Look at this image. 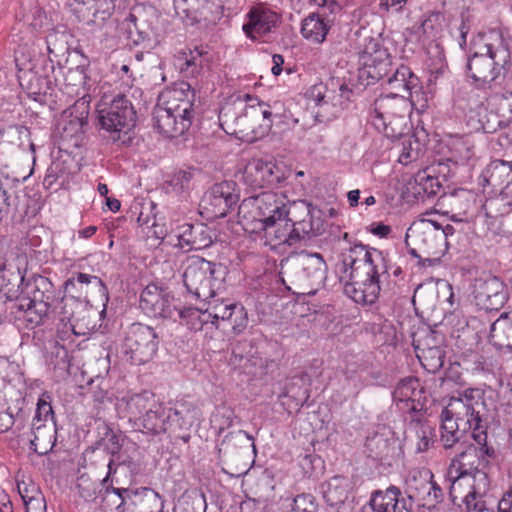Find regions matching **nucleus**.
I'll list each match as a JSON object with an SVG mask.
<instances>
[{"mask_svg":"<svg viewBox=\"0 0 512 512\" xmlns=\"http://www.w3.org/2000/svg\"><path fill=\"white\" fill-rule=\"evenodd\" d=\"M246 17L247 21L242 28L245 35L252 40H258L272 32L280 21L276 12L261 6L251 8Z\"/></svg>","mask_w":512,"mask_h":512,"instance_id":"21","label":"nucleus"},{"mask_svg":"<svg viewBox=\"0 0 512 512\" xmlns=\"http://www.w3.org/2000/svg\"><path fill=\"white\" fill-rule=\"evenodd\" d=\"M159 342V335L153 327L136 322L125 332L123 349L134 364L141 365L154 357Z\"/></svg>","mask_w":512,"mask_h":512,"instance_id":"14","label":"nucleus"},{"mask_svg":"<svg viewBox=\"0 0 512 512\" xmlns=\"http://www.w3.org/2000/svg\"><path fill=\"white\" fill-rule=\"evenodd\" d=\"M407 110L408 102L404 95H381L374 102L370 121L386 137L396 138L403 134Z\"/></svg>","mask_w":512,"mask_h":512,"instance_id":"11","label":"nucleus"},{"mask_svg":"<svg viewBox=\"0 0 512 512\" xmlns=\"http://www.w3.org/2000/svg\"><path fill=\"white\" fill-rule=\"evenodd\" d=\"M405 244L408 247V253L421 259L420 251L429 256L439 259L444 254V237L436 227V221L431 219H422L413 223L407 230Z\"/></svg>","mask_w":512,"mask_h":512,"instance_id":"13","label":"nucleus"},{"mask_svg":"<svg viewBox=\"0 0 512 512\" xmlns=\"http://www.w3.org/2000/svg\"><path fill=\"white\" fill-rule=\"evenodd\" d=\"M323 497L326 503L338 512H345L350 498V483L348 479L335 476L322 485Z\"/></svg>","mask_w":512,"mask_h":512,"instance_id":"32","label":"nucleus"},{"mask_svg":"<svg viewBox=\"0 0 512 512\" xmlns=\"http://www.w3.org/2000/svg\"><path fill=\"white\" fill-rule=\"evenodd\" d=\"M276 165L263 159L250 160L243 171V180L252 188H262L279 182L275 174Z\"/></svg>","mask_w":512,"mask_h":512,"instance_id":"24","label":"nucleus"},{"mask_svg":"<svg viewBox=\"0 0 512 512\" xmlns=\"http://www.w3.org/2000/svg\"><path fill=\"white\" fill-rule=\"evenodd\" d=\"M326 272L327 264L321 254L302 251L287 260L283 273L301 289L298 293L311 295L324 283Z\"/></svg>","mask_w":512,"mask_h":512,"instance_id":"10","label":"nucleus"},{"mask_svg":"<svg viewBox=\"0 0 512 512\" xmlns=\"http://www.w3.org/2000/svg\"><path fill=\"white\" fill-rule=\"evenodd\" d=\"M156 402L154 393L144 390L140 393L123 396L118 405L121 410L126 412V417L133 426L137 422V418H141Z\"/></svg>","mask_w":512,"mask_h":512,"instance_id":"29","label":"nucleus"},{"mask_svg":"<svg viewBox=\"0 0 512 512\" xmlns=\"http://www.w3.org/2000/svg\"><path fill=\"white\" fill-rule=\"evenodd\" d=\"M364 64L367 67V73L370 78L376 81L388 77L390 61L386 50L379 48V43L371 41L370 45L364 50Z\"/></svg>","mask_w":512,"mask_h":512,"instance_id":"33","label":"nucleus"},{"mask_svg":"<svg viewBox=\"0 0 512 512\" xmlns=\"http://www.w3.org/2000/svg\"><path fill=\"white\" fill-rule=\"evenodd\" d=\"M345 272L350 269V281L344 285L345 294L358 304H374L380 293H394L390 283L386 257L382 251L363 244H355L344 255Z\"/></svg>","mask_w":512,"mask_h":512,"instance_id":"2","label":"nucleus"},{"mask_svg":"<svg viewBox=\"0 0 512 512\" xmlns=\"http://www.w3.org/2000/svg\"><path fill=\"white\" fill-rule=\"evenodd\" d=\"M24 304V300L16 297V300L10 303L8 309L11 310L12 314L19 313L15 317L23 319L27 323V327L37 328L34 332V340L42 341L45 334H47L48 339L52 338L54 334L53 328L50 326L53 324L52 316L54 313L49 310L50 308L41 301L28 306H24Z\"/></svg>","mask_w":512,"mask_h":512,"instance_id":"15","label":"nucleus"},{"mask_svg":"<svg viewBox=\"0 0 512 512\" xmlns=\"http://www.w3.org/2000/svg\"><path fill=\"white\" fill-rule=\"evenodd\" d=\"M485 444L493 454H485L483 444H470L451 461L448 473L452 479V486L457 480H477L480 477L490 478L492 461L497 459V450L488 440V429H485Z\"/></svg>","mask_w":512,"mask_h":512,"instance_id":"9","label":"nucleus"},{"mask_svg":"<svg viewBox=\"0 0 512 512\" xmlns=\"http://www.w3.org/2000/svg\"><path fill=\"white\" fill-rule=\"evenodd\" d=\"M64 114L69 120L65 121L62 137H78L84 132V126L88 124L89 100L85 95L81 96Z\"/></svg>","mask_w":512,"mask_h":512,"instance_id":"27","label":"nucleus"},{"mask_svg":"<svg viewBox=\"0 0 512 512\" xmlns=\"http://www.w3.org/2000/svg\"><path fill=\"white\" fill-rule=\"evenodd\" d=\"M288 512H316L317 503L311 494H300L293 498L289 504Z\"/></svg>","mask_w":512,"mask_h":512,"instance_id":"58","label":"nucleus"},{"mask_svg":"<svg viewBox=\"0 0 512 512\" xmlns=\"http://www.w3.org/2000/svg\"><path fill=\"white\" fill-rule=\"evenodd\" d=\"M412 189L416 197L424 200L425 197H434L443 190L442 180H439L429 170L424 169L416 174Z\"/></svg>","mask_w":512,"mask_h":512,"instance_id":"39","label":"nucleus"},{"mask_svg":"<svg viewBox=\"0 0 512 512\" xmlns=\"http://www.w3.org/2000/svg\"><path fill=\"white\" fill-rule=\"evenodd\" d=\"M392 398L399 410L409 414V418L423 415L426 410V391L416 377L401 379L392 392Z\"/></svg>","mask_w":512,"mask_h":512,"instance_id":"17","label":"nucleus"},{"mask_svg":"<svg viewBox=\"0 0 512 512\" xmlns=\"http://www.w3.org/2000/svg\"><path fill=\"white\" fill-rule=\"evenodd\" d=\"M48 287H52L51 282L45 278H40V280L35 283L33 297H19V299L24 300V306L36 304V302H40L41 300V303H45L48 308H50V300L53 298V291L49 290Z\"/></svg>","mask_w":512,"mask_h":512,"instance_id":"53","label":"nucleus"},{"mask_svg":"<svg viewBox=\"0 0 512 512\" xmlns=\"http://www.w3.org/2000/svg\"><path fill=\"white\" fill-rule=\"evenodd\" d=\"M97 120L104 138L125 145L131 140L130 132L136 125L137 114L131 100L124 94H117L110 100H101Z\"/></svg>","mask_w":512,"mask_h":512,"instance_id":"5","label":"nucleus"},{"mask_svg":"<svg viewBox=\"0 0 512 512\" xmlns=\"http://www.w3.org/2000/svg\"><path fill=\"white\" fill-rule=\"evenodd\" d=\"M305 208L308 218L295 221V223L298 225V229H300L302 237L309 240L324 232V220L316 215V213L320 214L321 211L313 207L310 203H306Z\"/></svg>","mask_w":512,"mask_h":512,"instance_id":"43","label":"nucleus"},{"mask_svg":"<svg viewBox=\"0 0 512 512\" xmlns=\"http://www.w3.org/2000/svg\"><path fill=\"white\" fill-rule=\"evenodd\" d=\"M139 488H122L121 489V510L123 512H136V503L138 497Z\"/></svg>","mask_w":512,"mask_h":512,"instance_id":"64","label":"nucleus"},{"mask_svg":"<svg viewBox=\"0 0 512 512\" xmlns=\"http://www.w3.org/2000/svg\"><path fill=\"white\" fill-rule=\"evenodd\" d=\"M473 296L476 305L485 311L500 310L508 299L504 282L496 276L476 279Z\"/></svg>","mask_w":512,"mask_h":512,"instance_id":"19","label":"nucleus"},{"mask_svg":"<svg viewBox=\"0 0 512 512\" xmlns=\"http://www.w3.org/2000/svg\"><path fill=\"white\" fill-rule=\"evenodd\" d=\"M77 488L79 496L87 502L94 501L98 494V485L89 477L81 475L78 478Z\"/></svg>","mask_w":512,"mask_h":512,"instance_id":"60","label":"nucleus"},{"mask_svg":"<svg viewBox=\"0 0 512 512\" xmlns=\"http://www.w3.org/2000/svg\"><path fill=\"white\" fill-rule=\"evenodd\" d=\"M127 33V37L133 45H140L149 40V34L139 28L137 17L133 14H130L127 19Z\"/></svg>","mask_w":512,"mask_h":512,"instance_id":"61","label":"nucleus"},{"mask_svg":"<svg viewBox=\"0 0 512 512\" xmlns=\"http://www.w3.org/2000/svg\"><path fill=\"white\" fill-rule=\"evenodd\" d=\"M450 161L454 166L474 167L477 162L475 140L472 135H455L448 142Z\"/></svg>","mask_w":512,"mask_h":512,"instance_id":"28","label":"nucleus"},{"mask_svg":"<svg viewBox=\"0 0 512 512\" xmlns=\"http://www.w3.org/2000/svg\"><path fill=\"white\" fill-rule=\"evenodd\" d=\"M89 77L86 73V67L79 65L75 68L69 69L65 76V89L68 94H75L79 98L83 95L86 96L85 86Z\"/></svg>","mask_w":512,"mask_h":512,"instance_id":"47","label":"nucleus"},{"mask_svg":"<svg viewBox=\"0 0 512 512\" xmlns=\"http://www.w3.org/2000/svg\"><path fill=\"white\" fill-rule=\"evenodd\" d=\"M486 53L475 52L467 62V73L477 88H492L501 69L510 64L508 43L501 34H495L492 42L485 44Z\"/></svg>","mask_w":512,"mask_h":512,"instance_id":"6","label":"nucleus"},{"mask_svg":"<svg viewBox=\"0 0 512 512\" xmlns=\"http://www.w3.org/2000/svg\"><path fill=\"white\" fill-rule=\"evenodd\" d=\"M327 92V86L323 83H318L310 87L306 93L307 99L311 102H314V105L319 108L316 112V117H327V112L330 107Z\"/></svg>","mask_w":512,"mask_h":512,"instance_id":"52","label":"nucleus"},{"mask_svg":"<svg viewBox=\"0 0 512 512\" xmlns=\"http://www.w3.org/2000/svg\"><path fill=\"white\" fill-rule=\"evenodd\" d=\"M139 306L147 316L163 319H172L178 310L174 297L155 284H149L142 290Z\"/></svg>","mask_w":512,"mask_h":512,"instance_id":"20","label":"nucleus"},{"mask_svg":"<svg viewBox=\"0 0 512 512\" xmlns=\"http://www.w3.org/2000/svg\"><path fill=\"white\" fill-rule=\"evenodd\" d=\"M483 209L487 217L493 219L506 217L505 221L509 223L512 214V200L505 196L491 198L486 200Z\"/></svg>","mask_w":512,"mask_h":512,"instance_id":"49","label":"nucleus"},{"mask_svg":"<svg viewBox=\"0 0 512 512\" xmlns=\"http://www.w3.org/2000/svg\"><path fill=\"white\" fill-rule=\"evenodd\" d=\"M440 417V441L445 449L454 447L469 432L475 444L485 446V454H493L485 444V429L489 428L485 390L467 388L458 397H451Z\"/></svg>","mask_w":512,"mask_h":512,"instance_id":"1","label":"nucleus"},{"mask_svg":"<svg viewBox=\"0 0 512 512\" xmlns=\"http://www.w3.org/2000/svg\"><path fill=\"white\" fill-rule=\"evenodd\" d=\"M66 294L64 296L77 297L83 301L85 307L88 304L87 296L90 288L99 292L101 296H108V288L99 277L82 272L73 274L64 284Z\"/></svg>","mask_w":512,"mask_h":512,"instance_id":"23","label":"nucleus"},{"mask_svg":"<svg viewBox=\"0 0 512 512\" xmlns=\"http://www.w3.org/2000/svg\"><path fill=\"white\" fill-rule=\"evenodd\" d=\"M164 499L149 487H140L136 503V512H163Z\"/></svg>","mask_w":512,"mask_h":512,"instance_id":"46","label":"nucleus"},{"mask_svg":"<svg viewBox=\"0 0 512 512\" xmlns=\"http://www.w3.org/2000/svg\"><path fill=\"white\" fill-rule=\"evenodd\" d=\"M491 479L480 477L470 483V490L465 495L463 503L468 512H484L487 510L486 496L490 490Z\"/></svg>","mask_w":512,"mask_h":512,"instance_id":"35","label":"nucleus"},{"mask_svg":"<svg viewBox=\"0 0 512 512\" xmlns=\"http://www.w3.org/2000/svg\"><path fill=\"white\" fill-rule=\"evenodd\" d=\"M253 437L246 431L238 430L234 432L228 433L222 441V446L224 447V454L228 457H233L235 455V452L233 449L238 445L239 446V456L240 458L245 457L248 458L249 449L252 448L253 452L256 451L255 444L253 442ZM249 470V465L247 460L243 462V465L239 471L232 475L241 476Z\"/></svg>","mask_w":512,"mask_h":512,"instance_id":"30","label":"nucleus"},{"mask_svg":"<svg viewBox=\"0 0 512 512\" xmlns=\"http://www.w3.org/2000/svg\"><path fill=\"white\" fill-rule=\"evenodd\" d=\"M209 62L208 51L206 47L195 46L190 50V57L186 59L187 67H192V73H198L205 63Z\"/></svg>","mask_w":512,"mask_h":512,"instance_id":"59","label":"nucleus"},{"mask_svg":"<svg viewBox=\"0 0 512 512\" xmlns=\"http://www.w3.org/2000/svg\"><path fill=\"white\" fill-rule=\"evenodd\" d=\"M239 201L234 181L215 183L203 195L201 208L209 218H223Z\"/></svg>","mask_w":512,"mask_h":512,"instance_id":"16","label":"nucleus"},{"mask_svg":"<svg viewBox=\"0 0 512 512\" xmlns=\"http://www.w3.org/2000/svg\"><path fill=\"white\" fill-rule=\"evenodd\" d=\"M233 420L234 411L228 407L218 408L212 417V422L217 425L220 432L231 427Z\"/></svg>","mask_w":512,"mask_h":512,"instance_id":"63","label":"nucleus"},{"mask_svg":"<svg viewBox=\"0 0 512 512\" xmlns=\"http://www.w3.org/2000/svg\"><path fill=\"white\" fill-rule=\"evenodd\" d=\"M1 143L11 148L26 151L28 148L35 153V145L31 141V132L24 125H10L0 132Z\"/></svg>","mask_w":512,"mask_h":512,"instance_id":"36","label":"nucleus"},{"mask_svg":"<svg viewBox=\"0 0 512 512\" xmlns=\"http://www.w3.org/2000/svg\"><path fill=\"white\" fill-rule=\"evenodd\" d=\"M331 14L324 15L322 11L310 14L303 20L301 33L302 36L314 43H322L329 31L331 24L334 22V17L330 18Z\"/></svg>","mask_w":512,"mask_h":512,"instance_id":"34","label":"nucleus"},{"mask_svg":"<svg viewBox=\"0 0 512 512\" xmlns=\"http://www.w3.org/2000/svg\"><path fill=\"white\" fill-rule=\"evenodd\" d=\"M113 459L110 458L108 462V473L104 479L101 480V485L104 488L102 493V507L105 512H123L121 510V489L112 485H108L110 474L112 473Z\"/></svg>","mask_w":512,"mask_h":512,"instance_id":"45","label":"nucleus"},{"mask_svg":"<svg viewBox=\"0 0 512 512\" xmlns=\"http://www.w3.org/2000/svg\"><path fill=\"white\" fill-rule=\"evenodd\" d=\"M489 342L498 350H512V321L508 317L499 318L491 325Z\"/></svg>","mask_w":512,"mask_h":512,"instance_id":"40","label":"nucleus"},{"mask_svg":"<svg viewBox=\"0 0 512 512\" xmlns=\"http://www.w3.org/2000/svg\"><path fill=\"white\" fill-rule=\"evenodd\" d=\"M32 422H35L36 424L37 422H43L48 425L50 423H55L54 412L50 402H47L42 398L38 400L37 408Z\"/></svg>","mask_w":512,"mask_h":512,"instance_id":"62","label":"nucleus"},{"mask_svg":"<svg viewBox=\"0 0 512 512\" xmlns=\"http://www.w3.org/2000/svg\"><path fill=\"white\" fill-rule=\"evenodd\" d=\"M416 354L423 368L429 373H436L443 367L445 351L439 346H417Z\"/></svg>","mask_w":512,"mask_h":512,"instance_id":"44","label":"nucleus"},{"mask_svg":"<svg viewBox=\"0 0 512 512\" xmlns=\"http://www.w3.org/2000/svg\"><path fill=\"white\" fill-rule=\"evenodd\" d=\"M310 397L309 383L305 375L293 378L286 384L284 391L279 396L282 405L289 414L297 413Z\"/></svg>","mask_w":512,"mask_h":512,"instance_id":"26","label":"nucleus"},{"mask_svg":"<svg viewBox=\"0 0 512 512\" xmlns=\"http://www.w3.org/2000/svg\"><path fill=\"white\" fill-rule=\"evenodd\" d=\"M32 433L34 437L30 440L31 449L39 455L46 454L56 441V423H43V426H39L32 422Z\"/></svg>","mask_w":512,"mask_h":512,"instance_id":"38","label":"nucleus"},{"mask_svg":"<svg viewBox=\"0 0 512 512\" xmlns=\"http://www.w3.org/2000/svg\"><path fill=\"white\" fill-rule=\"evenodd\" d=\"M261 107L265 120L270 122V128L275 121L284 123L288 119L284 104L280 101H275L272 104L261 101Z\"/></svg>","mask_w":512,"mask_h":512,"instance_id":"54","label":"nucleus"},{"mask_svg":"<svg viewBox=\"0 0 512 512\" xmlns=\"http://www.w3.org/2000/svg\"><path fill=\"white\" fill-rule=\"evenodd\" d=\"M196 174L197 169L193 167L175 170L166 181L167 191L186 198L193 189V180Z\"/></svg>","mask_w":512,"mask_h":512,"instance_id":"37","label":"nucleus"},{"mask_svg":"<svg viewBox=\"0 0 512 512\" xmlns=\"http://www.w3.org/2000/svg\"><path fill=\"white\" fill-rule=\"evenodd\" d=\"M288 200L283 194L265 191L244 199L239 206V215L243 221L254 224L252 231H268L278 221L289 215Z\"/></svg>","mask_w":512,"mask_h":512,"instance_id":"7","label":"nucleus"},{"mask_svg":"<svg viewBox=\"0 0 512 512\" xmlns=\"http://www.w3.org/2000/svg\"><path fill=\"white\" fill-rule=\"evenodd\" d=\"M213 235L212 229L205 224L185 223L181 226L178 245L188 250L205 249L213 243Z\"/></svg>","mask_w":512,"mask_h":512,"instance_id":"25","label":"nucleus"},{"mask_svg":"<svg viewBox=\"0 0 512 512\" xmlns=\"http://www.w3.org/2000/svg\"><path fill=\"white\" fill-rule=\"evenodd\" d=\"M386 82L392 89L391 93L400 95L401 92L410 93L418 85V78L408 66L401 65L387 77Z\"/></svg>","mask_w":512,"mask_h":512,"instance_id":"42","label":"nucleus"},{"mask_svg":"<svg viewBox=\"0 0 512 512\" xmlns=\"http://www.w3.org/2000/svg\"><path fill=\"white\" fill-rule=\"evenodd\" d=\"M397 441L381 434L368 437L365 442V451L368 457L384 465H391V461L398 456Z\"/></svg>","mask_w":512,"mask_h":512,"instance_id":"31","label":"nucleus"},{"mask_svg":"<svg viewBox=\"0 0 512 512\" xmlns=\"http://www.w3.org/2000/svg\"><path fill=\"white\" fill-rule=\"evenodd\" d=\"M457 166L453 165V162L450 161V156L446 159H439L434 161L429 167L426 169L429 170L433 175H436L439 180L446 181L451 176L455 174V169Z\"/></svg>","mask_w":512,"mask_h":512,"instance_id":"57","label":"nucleus"},{"mask_svg":"<svg viewBox=\"0 0 512 512\" xmlns=\"http://www.w3.org/2000/svg\"><path fill=\"white\" fill-rule=\"evenodd\" d=\"M60 315L52 316L53 337L48 339L47 334L44 335L42 342H57L55 338L60 340L68 339L72 334H78L75 331V322L81 320V313L85 311V304L77 297L64 296L61 300Z\"/></svg>","mask_w":512,"mask_h":512,"instance_id":"18","label":"nucleus"},{"mask_svg":"<svg viewBox=\"0 0 512 512\" xmlns=\"http://www.w3.org/2000/svg\"><path fill=\"white\" fill-rule=\"evenodd\" d=\"M226 266L204 258H193L183 273V283L187 291L197 299L206 301L215 297L224 288Z\"/></svg>","mask_w":512,"mask_h":512,"instance_id":"8","label":"nucleus"},{"mask_svg":"<svg viewBox=\"0 0 512 512\" xmlns=\"http://www.w3.org/2000/svg\"><path fill=\"white\" fill-rule=\"evenodd\" d=\"M407 421V429L414 432L417 439V451L425 452L429 449L433 443L434 430L428 424L427 421L423 420V415L412 416L411 418H405Z\"/></svg>","mask_w":512,"mask_h":512,"instance_id":"41","label":"nucleus"},{"mask_svg":"<svg viewBox=\"0 0 512 512\" xmlns=\"http://www.w3.org/2000/svg\"><path fill=\"white\" fill-rule=\"evenodd\" d=\"M183 90L173 92V99L166 107H156L154 126L159 133L174 138L183 135L191 126L194 117L193 103L190 99H182Z\"/></svg>","mask_w":512,"mask_h":512,"instance_id":"12","label":"nucleus"},{"mask_svg":"<svg viewBox=\"0 0 512 512\" xmlns=\"http://www.w3.org/2000/svg\"><path fill=\"white\" fill-rule=\"evenodd\" d=\"M98 430L99 439L95 442L97 448H103L112 456L117 454L121 449L119 435L104 422L99 424Z\"/></svg>","mask_w":512,"mask_h":512,"instance_id":"51","label":"nucleus"},{"mask_svg":"<svg viewBox=\"0 0 512 512\" xmlns=\"http://www.w3.org/2000/svg\"><path fill=\"white\" fill-rule=\"evenodd\" d=\"M227 321L231 323L235 335L241 334L247 328L249 322L245 307L236 303L232 308V316Z\"/></svg>","mask_w":512,"mask_h":512,"instance_id":"56","label":"nucleus"},{"mask_svg":"<svg viewBox=\"0 0 512 512\" xmlns=\"http://www.w3.org/2000/svg\"><path fill=\"white\" fill-rule=\"evenodd\" d=\"M246 104H227L221 108L219 120L228 134L254 140L267 135L270 122L265 120L261 101L257 97L246 95Z\"/></svg>","mask_w":512,"mask_h":512,"instance_id":"4","label":"nucleus"},{"mask_svg":"<svg viewBox=\"0 0 512 512\" xmlns=\"http://www.w3.org/2000/svg\"><path fill=\"white\" fill-rule=\"evenodd\" d=\"M408 484L411 489L417 491V496L421 492L425 493L422 497L423 506L429 510L435 509L444 500V492L434 481V475L429 469L416 471L408 480Z\"/></svg>","mask_w":512,"mask_h":512,"instance_id":"22","label":"nucleus"},{"mask_svg":"<svg viewBox=\"0 0 512 512\" xmlns=\"http://www.w3.org/2000/svg\"><path fill=\"white\" fill-rule=\"evenodd\" d=\"M498 117V126H506L512 120V92L497 93L491 98Z\"/></svg>","mask_w":512,"mask_h":512,"instance_id":"48","label":"nucleus"},{"mask_svg":"<svg viewBox=\"0 0 512 512\" xmlns=\"http://www.w3.org/2000/svg\"><path fill=\"white\" fill-rule=\"evenodd\" d=\"M200 416L199 407L191 401H177L173 408L156 402L141 418H137L132 427L135 431L153 436L167 431L188 432Z\"/></svg>","mask_w":512,"mask_h":512,"instance_id":"3","label":"nucleus"},{"mask_svg":"<svg viewBox=\"0 0 512 512\" xmlns=\"http://www.w3.org/2000/svg\"><path fill=\"white\" fill-rule=\"evenodd\" d=\"M179 318L190 330L200 331L203 329L201 309L196 307H185L177 310Z\"/></svg>","mask_w":512,"mask_h":512,"instance_id":"55","label":"nucleus"},{"mask_svg":"<svg viewBox=\"0 0 512 512\" xmlns=\"http://www.w3.org/2000/svg\"><path fill=\"white\" fill-rule=\"evenodd\" d=\"M23 280L24 276L21 275L19 269L15 271L11 266H7L4 262L0 261V289L7 288L6 295L9 299L15 296L17 292L15 287H19Z\"/></svg>","mask_w":512,"mask_h":512,"instance_id":"50","label":"nucleus"}]
</instances>
